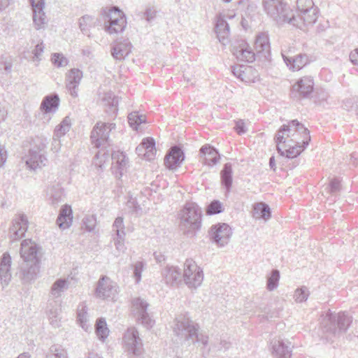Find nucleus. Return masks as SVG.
Listing matches in <instances>:
<instances>
[{"label":"nucleus","mask_w":358,"mask_h":358,"mask_svg":"<svg viewBox=\"0 0 358 358\" xmlns=\"http://www.w3.org/2000/svg\"><path fill=\"white\" fill-rule=\"evenodd\" d=\"M103 104L109 108L110 112L116 113L117 111L118 99L113 93H105L102 97Z\"/></svg>","instance_id":"nucleus-39"},{"label":"nucleus","mask_w":358,"mask_h":358,"mask_svg":"<svg viewBox=\"0 0 358 358\" xmlns=\"http://www.w3.org/2000/svg\"><path fill=\"white\" fill-rule=\"evenodd\" d=\"M142 145H143V148L145 150H155V141L153 138L148 137L144 139H143L142 142L141 143Z\"/></svg>","instance_id":"nucleus-58"},{"label":"nucleus","mask_w":358,"mask_h":358,"mask_svg":"<svg viewBox=\"0 0 358 358\" xmlns=\"http://www.w3.org/2000/svg\"><path fill=\"white\" fill-rule=\"evenodd\" d=\"M349 57L351 62L353 64L358 66V48H356L352 51Z\"/></svg>","instance_id":"nucleus-64"},{"label":"nucleus","mask_w":358,"mask_h":358,"mask_svg":"<svg viewBox=\"0 0 358 358\" xmlns=\"http://www.w3.org/2000/svg\"><path fill=\"white\" fill-rule=\"evenodd\" d=\"M143 267L144 264L142 262H137L134 265V277L136 283H138L141 281Z\"/></svg>","instance_id":"nucleus-53"},{"label":"nucleus","mask_w":358,"mask_h":358,"mask_svg":"<svg viewBox=\"0 0 358 358\" xmlns=\"http://www.w3.org/2000/svg\"><path fill=\"white\" fill-rule=\"evenodd\" d=\"M46 358H67L66 352L60 346L54 345L50 348Z\"/></svg>","instance_id":"nucleus-45"},{"label":"nucleus","mask_w":358,"mask_h":358,"mask_svg":"<svg viewBox=\"0 0 358 358\" xmlns=\"http://www.w3.org/2000/svg\"><path fill=\"white\" fill-rule=\"evenodd\" d=\"M282 58L287 66L293 71L301 69L309 63L308 56L306 54H299L294 57L282 55Z\"/></svg>","instance_id":"nucleus-30"},{"label":"nucleus","mask_w":358,"mask_h":358,"mask_svg":"<svg viewBox=\"0 0 358 358\" xmlns=\"http://www.w3.org/2000/svg\"><path fill=\"white\" fill-rule=\"evenodd\" d=\"M182 278L189 288H197L203 280V270L192 259H187L184 264Z\"/></svg>","instance_id":"nucleus-10"},{"label":"nucleus","mask_w":358,"mask_h":358,"mask_svg":"<svg viewBox=\"0 0 358 358\" xmlns=\"http://www.w3.org/2000/svg\"><path fill=\"white\" fill-rule=\"evenodd\" d=\"M51 62L57 68L68 65L69 59L62 53L55 52L51 55Z\"/></svg>","instance_id":"nucleus-46"},{"label":"nucleus","mask_w":358,"mask_h":358,"mask_svg":"<svg viewBox=\"0 0 358 358\" xmlns=\"http://www.w3.org/2000/svg\"><path fill=\"white\" fill-rule=\"evenodd\" d=\"M301 134L303 137V148H306L310 141L309 130L297 120H293L287 124H283L277 131L274 141L276 149L280 155H284V148H286V138Z\"/></svg>","instance_id":"nucleus-6"},{"label":"nucleus","mask_w":358,"mask_h":358,"mask_svg":"<svg viewBox=\"0 0 358 358\" xmlns=\"http://www.w3.org/2000/svg\"><path fill=\"white\" fill-rule=\"evenodd\" d=\"M132 45L128 38L117 40L111 48V55L117 60H123L131 52Z\"/></svg>","instance_id":"nucleus-22"},{"label":"nucleus","mask_w":358,"mask_h":358,"mask_svg":"<svg viewBox=\"0 0 358 358\" xmlns=\"http://www.w3.org/2000/svg\"><path fill=\"white\" fill-rule=\"evenodd\" d=\"M234 129H235L236 131L240 135L245 134L246 132L245 123L241 120L238 121L236 123V126H235Z\"/></svg>","instance_id":"nucleus-63"},{"label":"nucleus","mask_w":358,"mask_h":358,"mask_svg":"<svg viewBox=\"0 0 358 358\" xmlns=\"http://www.w3.org/2000/svg\"><path fill=\"white\" fill-rule=\"evenodd\" d=\"M238 4L245 8L248 15L255 13L257 8V4L251 0H239Z\"/></svg>","instance_id":"nucleus-52"},{"label":"nucleus","mask_w":358,"mask_h":358,"mask_svg":"<svg viewBox=\"0 0 358 358\" xmlns=\"http://www.w3.org/2000/svg\"><path fill=\"white\" fill-rule=\"evenodd\" d=\"M231 234V229L226 223L214 224L209 231L211 241L220 247H224L229 243Z\"/></svg>","instance_id":"nucleus-11"},{"label":"nucleus","mask_w":358,"mask_h":358,"mask_svg":"<svg viewBox=\"0 0 358 358\" xmlns=\"http://www.w3.org/2000/svg\"><path fill=\"white\" fill-rule=\"evenodd\" d=\"M213 347L217 348V350H227L231 347V343L226 340H221L217 345L214 344Z\"/></svg>","instance_id":"nucleus-62"},{"label":"nucleus","mask_w":358,"mask_h":358,"mask_svg":"<svg viewBox=\"0 0 358 358\" xmlns=\"http://www.w3.org/2000/svg\"><path fill=\"white\" fill-rule=\"evenodd\" d=\"M123 341L127 351L134 355H139L141 353L143 343L136 328H129L124 334Z\"/></svg>","instance_id":"nucleus-13"},{"label":"nucleus","mask_w":358,"mask_h":358,"mask_svg":"<svg viewBox=\"0 0 358 358\" xmlns=\"http://www.w3.org/2000/svg\"><path fill=\"white\" fill-rule=\"evenodd\" d=\"M113 231L116 232L117 236L119 238H122L125 236L124 232V224L123 218L122 217H117L113 224Z\"/></svg>","instance_id":"nucleus-50"},{"label":"nucleus","mask_w":358,"mask_h":358,"mask_svg":"<svg viewBox=\"0 0 358 358\" xmlns=\"http://www.w3.org/2000/svg\"><path fill=\"white\" fill-rule=\"evenodd\" d=\"M60 138H57L54 135L51 143V150L53 152H58L61 148V142L59 140Z\"/></svg>","instance_id":"nucleus-61"},{"label":"nucleus","mask_w":358,"mask_h":358,"mask_svg":"<svg viewBox=\"0 0 358 358\" xmlns=\"http://www.w3.org/2000/svg\"><path fill=\"white\" fill-rule=\"evenodd\" d=\"M272 354L275 358H290L293 345L291 342L282 339L271 342Z\"/></svg>","instance_id":"nucleus-20"},{"label":"nucleus","mask_w":358,"mask_h":358,"mask_svg":"<svg viewBox=\"0 0 358 358\" xmlns=\"http://www.w3.org/2000/svg\"><path fill=\"white\" fill-rule=\"evenodd\" d=\"M164 282L170 286H177L182 280L181 270L173 266H167L162 271Z\"/></svg>","instance_id":"nucleus-23"},{"label":"nucleus","mask_w":358,"mask_h":358,"mask_svg":"<svg viewBox=\"0 0 358 358\" xmlns=\"http://www.w3.org/2000/svg\"><path fill=\"white\" fill-rule=\"evenodd\" d=\"M25 159L26 164L31 170H36L45 166L48 162L45 154L38 152L36 149H29Z\"/></svg>","instance_id":"nucleus-26"},{"label":"nucleus","mask_w":358,"mask_h":358,"mask_svg":"<svg viewBox=\"0 0 358 358\" xmlns=\"http://www.w3.org/2000/svg\"><path fill=\"white\" fill-rule=\"evenodd\" d=\"M199 157L203 164L213 166L219 162L220 155L213 145L205 144L199 150Z\"/></svg>","instance_id":"nucleus-19"},{"label":"nucleus","mask_w":358,"mask_h":358,"mask_svg":"<svg viewBox=\"0 0 358 358\" xmlns=\"http://www.w3.org/2000/svg\"><path fill=\"white\" fill-rule=\"evenodd\" d=\"M45 45L43 42L38 43L32 50L33 59L38 62L41 60V56L44 52Z\"/></svg>","instance_id":"nucleus-54"},{"label":"nucleus","mask_w":358,"mask_h":358,"mask_svg":"<svg viewBox=\"0 0 358 358\" xmlns=\"http://www.w3.org/2000/svg\"><path fill=\"white\" fill-rule=\"evenodd\" d=\"M296 8L299 12L296 16L299 24L295 26L302 29L303 26L313 25L315 23L319 15V8L315 6L313 0H297Z\"/></svg>","instance_id":"nucleus-8"},{"label":"nucleus","mask_w":358,"mask_h":358,"mask_svg":"<svg viewBox=\"0 0 358 358\" xmlns=\"http://www.w3.org/2000/svg\"><path fill=\"white\" fill-rule=\"evenodd\" d=\"M178 215L180 230L187 236H194L201 227V208L194 202H187Z\"/></svg>","instance_id":"nucleus-4"},{"label":"nucleus","mask_w":358,"mask_h":358,"mask_svg":"<svg viewBox=\"0 0 358 358\" xmlns=\"http://www.w3.org/2000/svg\"><path fill=\"white\" fill-rule=\"evenodd\" d=\"M20 253L24 262L20 267L19 278L23 284L31 283L38 276L42 248L26 239L21 243Z\"/></svg>","instance_id":"nucleus-1"},{"label":"nucleus","mask_w":358,"mask_h":358,"mask_svg":"<svg viewBox=\"0 0 358 358\" xmlns=\"http://www.w3.org/2000/svg\"><path fill=\"white\" fill-rule=\"evenodd\" d=\"M185 160V153L179 145H174L170 148L164 158V164L169 169H176Z\"/></svg>","instance_id":"nucleus-16"},{"label":"nucleus","mask_w":358,"mask_h":358,"mask_svg":"<svg viewBox=\"0 0 358 358\" xmlns=\"http://www.w3.org/2000/svg\"><path fill=\"white\" fill-rule=\"evenodd\" d=\"M95 332L99 340L104 341L109 334V329L107 327L106 321L104 318L100 317L96 320L95 324Z\"/></svg>","instance_id":"nucleus-35"},{"label":"nucleus","mask_w":358,"mask_h":358,"mask_svg":"<svg viewBox=\"0 0 358 358\" xmlns=\"http://www.w3.org/2000/svg\"><path fill=\"white\" fill-rule=\"evenodd\" d=\"M107 20L104 22V30L109 34H119L124 31L127 26L124 13L117 7L113 6L108 10Z\"/></svg>","instance_id":"nucleus-9"},{"label":"nucleus","mask_w":358,"mask_h":358,"mask_svg":"<svg viewBox=\"0 0 358 358\" xmlns=\"http://www.w3.org/2000/svg\"><path fill=\"white\" fill-rule=\"evenodd\" d=\"M73 222V210L71 206L65 204L59 210L58 217L56 220L57 225L61 229H69Z\"/></svg>","instance_id":"nucleus-29"},{"label":"nucleus","mask_w":358,"mask_h":358,"mask_svg":"<svg viewBox=\"0 0 358 358\" xmlns=\"http://www.w3.org/2000/svg\"><path fill=\"white\" fill-rule=\"evenodd\" d=\"M83 78V71L79 69H71L66 74V87L73 97L78 96V86Z\"/></svg>","instance_id":"nucleus-17"},{"label":"nucleus","mask_w":358,"mask_h":358,"mask_svg":"<svg viewBox=\"0 0 358 358\" xmlns=\"http://www.w3.org/2000/svg\"><path fill=\"white\" fill-rule=\"evenodd\" d=\"M231 71L234 76L245 83H255L258 73L251 66L236 65L232 66Z\"/></svg>","instance_id":"nucleus-18"},{"label":"nucleus","mask_w":358,"mask_h":358,"mask_svg":"<svg viewBox=\"0 0 358 358\" xmlns=\"http://www.w3.org/2000/svg\"><path fill=\"white\" fill-rule=\"evenodd\" d=\"M280 279V272L277 269H273L271 272L267 279L266 287L269 291H273L277 288Z\"/></svg>","instance_id":"nucleus-44"},{"label":"nucleus","mask_w":358,"mask_h":358,"mask_svg":"<svg viewBox=\"0 0 358 358\" xmlns=\"http://www.w3.org/2000/svg\"><path fill=\"white\" fill-rule=\"evenodd\" d=\"M112 169L117 178H121L123 172L127 169L128 158L126 155L121 151H113L111 154Z\"/></svg>","instance_id":"nucleus-24"},{"label":"nucleus","mask_w":358,"mask_h":358,"mask_svg":"<svg viewBox=\"0 0 358 358\" xmlns=\"http://www.w3.org/2000/svg\"><path fill=\"white\" fill-rule=\"evenodd\" d=\"M127 206L133 213L138 214L140 211H141V208L138 203L136 199L132 197H131L127 201Z\"/></svg>","instance_id":"nucleus-56"},{"label":"nucleus","mask_w":358,"mask_h":358,"mask_svg":"<svg viewBox=\"0 0 358 358\" xmlns=\"http://www.w3.org/2000/svg\"><path fill=\"white\" fill-rule=\"evenodd\" d=\"M95 222V219L93 217H87L83 219V224L88 231L94 230Z\"/></svg>","instance_id":"nucleus-59"},{"label":"nucleus","mask_w":358,"mask_h":358,"mask_svg":"<svg viewBox=\"0 0 358 358\" xmlns=\"http://www.w3.org/2000/svg\"><path fill=\"white\" fill-rule=\"evenodd\" d=\"M293 91L299 93L300 96L308 97L313 91L314 82L310 76L301 78L292 87Z\"/></svg>","instance_id":"nucleus-28"},{"label":"nucleus","mask_w":358,"mask_h":358,"mask_svg":"<svg viewBox=\"0 0 358 358\" xmlns=\"http://www.w3.org/2000/svg\"><path fill=\"white\" fill-rule=\"evenodd\" d=\"M253 217L256 219H263L265 221L271 217V211L269 206L265 203H257L253 207Z\"/></svg>","instance_id":"nucleus-34"},{"label":"nucleus","mask_w":358,"mask_h":358,"mask_svg":"<svg viewBox=\"0 0 358 358\" xmlns=\"http://www.w3.org/2000/svg\"><path fill=\"white\" fill-rule=\"evenodd\" d=\"M115 128V123H96L91 133V140L94 147L106 148L108 145L110 132ZM101 156L104 158L105 161L109 157V154L104 149H101L96 155V158H99Z\"/></svg>","instance_id":"nucleus-7"},{"label":"nucleus","mask_w":358,"mask_h":358,"mask_svg":"<svg viewBox=\"0 0 358 358\" xmlns=\"http://www.w3.org/2000/svg\"><path fill=\"white\" fill-rule=\"evenodd\" d=\"M255 48L257 55L268 59L271 55V47L268 36L264 33H260L256 37Z\"/></svg>","instance_id":"nucleus-27"},{"label":"nucleus","mask_w":358,"mask_h":358,"mask_svg":"<svg viewBox=\"0 0 358 358\" xmlns=\"http://www.w3.org/2000/svg\"><path fill=\"white\" fill-rule=\"evenodd\" d=\"M48 143V139L43 136H37L34 140V145L31 149H36L38 152H44Z\"/></svg>","instance_id":"nucleus-51"},{"label":"nucleus","mask_w":358,"mask_h":358,"mask_svg":"<svg viewBox=\"0 0 358 358\" xmlns=\"http://www.w3.org/2000/svg\"><path fill=\"white\" fill-rule=\"evenodd\" d=\"M223 206L219 200H213L206 208V213L208 215H217L222 213Z\"/></svg>","instance_id":"nucleus-47"},{"label":"nucleus","mask_w":358,"mask_h":358,"mask_svg":"<svg viewBox=\"0 0 358 358\" xmlns=\"http://www.w3.org/2000/svg\"><path fill=\"white\" fill-rule=\"evenodd\" d=\"M352 317L347 312L335 313L330 310L323 313L320 316V329L322 337L327 341L344 334L350 327Z\"/></svg>","instance_id":"nucleus-2"},{"label":"nucleus","mask_w":358,"mask_h":358,"mask_svg":"<svg viewBox=\"0 0 358 358\" xmlns=\"http://www.w3.org/2000/svg\"><path fill=\"white\" fill-rule=\"evenodd\" d=\"M11 257L8 252H4L0 259V280L4 287L11 280Z\"/></svg>","instance_id":"nucleus-25"},{"label":"nucleus","mask_w":358,"mask_h":358,"mask_svg":"<svg viewBox=\"0 0 358 358\" xmlns=\"http://www.w3.org/2000/svg\"><path fill=\"white\" fill-rule=\"evenodd\" d=\"M173 322V331L180 341L189 345L201 343L203 347L208 345V336L199 331V324L192 320L187 313L177 316Z\"/></svg>","instance_id":"nucleus-3"},{"label":"nucleus","mask_w":358,"mask_h":358,"mask_svg":"<svg viewBox=\"0 0 358 358\" xmlns=\"http://www.w3.org/2000/svg\"><path fill=\"white\" fill-rule=\"evenodd\" d=\"M94 26V18L91 15H85L79 19V27L81 31L89 36L90 29Z\"/></svg>","instance_id":"nucleus-42"},{"label":"nucleus","mask_w":358,"mask_h":358,"mask_svg":"<svg viewBox=\"0 0 358 358\" xmlns=\"http://www.w3.org/2000/svg\"><path fill=\"white\" fill-rule=\"evenodd\" d=\"M221 184L225 189V195L227 196L231 192L233 182V171L231 163L224 164L220 171Z\"/></svg>","instance_id":"nucleus-32"},{"label":"nucleus","mask_w":358,"mask_h":358,"mask_svg":"<svg viewBox=\"0 0 358 358\" xmlns=\"http://www.w3.org/2000/svg\"><path fill=\"white\" fill-rule=\"evenodd\" d=\"M132 311L136 319L147 329L152 327L155 324L153 320L147 312L149 304L141 298H135L132 300Z\"/></svg>","instance_id":"nucleus-12"},{"label":"nucleus","mask_w":358,"mask_h":358,"mask_svg":"<svg viewBox=\"0 0 358 358\" xmlns=\"http://www.w3.org/2000/svg\"><path fill=\"white\" fill-rule=\"evenodd\" d=\"M145 122L146 116L144 115H140L138 112L134 111L128 115V122L130 127L134 130H137L138 126Z\"/></svg>","instance_id":"nucleus-40"},{"label":"nucleus","mask_w":358,"mask_h":358,"mask_svg":"<svg viewBox=\"0 0 358 358\" xmlns=\"http://www.w3.org/2000/svg\"><path fill=\"white\" fill-rule=\"evenodd\" d=\"M303 148V138L302 139V142H296V144L294 146H290L288 149L284 148L285 155L286 157L289 159H292L299 156L301 152L305 149Z\"/></svg>","instance_id":"nucleus-41"},{"label":"nucleus","mask_w":358,"mask_h":358,"mask_svg":"<svg viewBox=\"0 0 358 358\" xmlns=\"http://www.w3.org/2000/svg\"><path fill=\"white\" fill-rule=\"evenodd\" d=\"M69 284L64 278L57 279L52 285L50 294L54 298L59 297L64 290L67 289Z\"/></svg>","instance_id":"nucleus-36"},{"label":"nucleus","mask_w":358,"mask_h":358,"mask_svg":"<svg viewBox=\"0 0 358 358\" xmlns=\"http://www.w3.org/2000/svg\"><path fill=\"white\" fill-rule=\"evenodd\" d=\"M215 32L219 41L222 43L224 42L229 34V25L221 15L217 17Z\"/></svg>","instance_id":"nucleus-33"},{"label":"nucleus","mask_w":358,"mask_h":358,"mask_svg":"<svg viewBox=\"0 0 358 358\" xmlns=\"http://www.w3.org/2000/svg\"><path fill=\"white\" fill-rule=\"evenodd\" d=\"M231 51L239 61L250 63L255 59L256 54L244 41H241L238 45H234Z\"/></svg>","instance_id":"nucleus-21"},{"label":"nucleus","mask_w":358,"mask_h":358,"mask_svg":"<svg viewBox=\"0 0 358 358\" xmlns=\"http://www.w3.org/2000/svg\"><path fill=\"white\" fill-rule=\"evenodd\" d=\"M32 11L44 10L45 0H29Z\"/></svg>","instance_id":"nucleus-60"},{"label":"nucleus","mask_w":358,"mask_h":358,"mask_svg":"<svg viewBox=\"0 0 358 358\" xmlns=\"http://www.w3.org/2000/svg\"><path fill=\"white\" fill-rule=\"evenodd\" d=\"M48 22L44 10L33 11V23L37 30L44 29Z\"/></svg>","instance_id":"nucleus-37"},{"label":"nucleus","mask_w":358,"mask_h":358,"mask_svg":"<svg viewBox=\"0 0 358 358\" xmlns=\"http://www.w3.org/2000/svg\"><path fill=\"white\" fill-rule=\"evenodd\" d=\"M0 65L3 66V69L7 73H10L12 71L13 66V59L10 57L8 56H1Z\"/></svg>","instance_id":"nucleus-55"},{"label":"nucleus","mask_w":358,"mask_h":358,"mask_svg":"<svg viewBox=\"0 0 358 358\" xmlns=\"http://www.w3.org/2000/svg\"><path fill=\"white\" fill-rule=\"evenodd\" d=\"M13 224L9 228V236L12 241H17L24 236L28 229V220L24 213H20L13 220Z\"/></svg>","instance_id":"nucleus-15"},{"label":"nucleus","mask_w":358,"mask_h":358,"mask_svg":"<svg viewBox=\"0 0 358 358\" xmlns=\"http://www.w3.org/2000/svg\"><path fill=\"white\" fill-rule=\"evenodd\" d=\"M265 13L278 24L288 23L298 26L297 19L289 6L283 0H262Z\"/></svg>","instance_id":"nucleus-5"},{"label":"nucleus","mask_w":358,"mask_h":358,"mask_svg":"<svg viewBox=\"0 0 358 358\" xmlns=\"http://www.w3.org/2000/svg\"><path fill=\"white\" fill-rule=\"evenodd\" d=\"M71 128V121L68 117H66L61 123L57 126L55 129L54 135L57 138L64 136Z\"/></svg>","instance_id":"nucleus-43"},{"label":"nucleus","mask_w":358,"mask_h":358,"mask_svg":"<svg viewBox=\"0 0 358 358\" xmlns=\"http://www.w3.org/2000/svg\"><path fill=\"white\" fill-rule=\"evenodd\" d=\"M341 190V181L338 178L331 179L329 184L324 187L327 194H335Z\"/></svg>","instance_id":"nucleus-48"},{"label":"nucleus","mask_w":358,"mask_h":358,"mask_svg":"<svg viewBox=\"0 0 358 358\" xmlns=\"http://www.w3.org/2000/svg\"><path fill=\"white\" fill-rule=\"evenodd\" d=\"M48 194L51 203L54 206L57 205L63 201L64 189L58 185L51 187Z\"/></svg>","instance_id":"nucleus-38"},{"label":"nucleus","mask_w":358,"mask_h":358,"mask_svg":"<svg viewBox=\"0 0 358 358\" xmlns=\"http://www.w3.org/2000/svg\"><path fill=\"white\" fill-rule=\"evenodd\" d=\"M60 99L59 95L53 93L45 96L41 103L40 109L43 113H54L59 108Z\"/></svg>","instance_id":"nucleus-31"},{"label":"nucleus","mask_w":358,"mask_h":358,"mask_svg":"<svg viewBox=\"0 0 358 358\" xmlns=\"http://www.w3.org/2000/svg\"><path fill=\"white\" fill-rule=\"evenodd\" d=\"M87 309L85 306L82 305L81 308H80V306L78 307L77 317L78 321L81 324L83 328L84 327L83 324L87 322Z\"/></svg>","instance_id":"nucleus-57"},{"label":"nucleus","mask_w":358,"mask_h":358,"mask_svg":"<svg viewBox=\"0 0 358 358\" xmlns=\"http://www.w3.org/2000/svg\"><path fill=\"white\" fill-rule=\"evenodd\" d=\"M309 296V291L306 287H301L295 290L294 298L298 303H302L308 299Z\"/></svg>","instance_id":"nucleus-49"},{"label":"nucleus","mask_w":358,"mask_h":358,"mask_svg":"<svg viewBox=\"0 0 358 358\" xmlns=\"http://www.w3.org/2000/svg\"><path fill=\"white\" fill-rule=\"evenodd\" d=\"M96 296L103 299H113L117 294L116 284L108 277L102 276L97 284Z\"/></svg>","instance_id":"nucleus-14"}]
</instances>
